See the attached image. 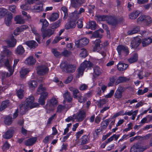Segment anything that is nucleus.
<instances>
[{
	"instance_id": "nucleus-1",
	"label": "nucleus",
	"mask_w": 152,
	"mask_h": 152,
	"mask_svg": "<svg viewBox=\"0 0 152 152\" xmlns=\"http://www.w3.org/2000/svg\"><path fill=\"white\" fill-rule=\"evenodd\" d=\"M58 101L56 98L53 97L49 101H48L44 108L46 109L47 113H50L51 111L53 110L55 107L57 105Z\"/></svg>"
},
{
	"instance_id": "nucleus-2",
	"label": "nucleus",
	"mask_w": 152,
	"mask_h": 152,
	"mask_svg": "<svg viewBox=\"0 0 152 152\" xmlns=\"http://www.w3.org/2000/svg\"><path fill=\"white\" fill-rule=\"evenodd\" d=\"M60 67L63 72L66 73H72L74 72L76 69L74 65L68 64L67 62H62L60 64Z\"/></svg>"
},
{
	"instance_id": "nucleus-3",
	"label": "nucleus",
	"mask_w": 152,
	"mask_h": 152,
	"mask_svg": "<svg viewBox=\"0 0 152 152\" xmlns=\"http://www.w3.org/2000/svg\"><path fill=\"white\" fill-rule=\"evenodd\" d=\"M86 110L84 109L79 110L76 114H74L76 121L80 122L86 117Z\"/></svg>"
},
{
	"instance_id": "nucleus-4",
	"label": "nucleus",
	"mask_w": 152,
	"mask_h": 152,
	"mask_svg": "<svg viewBox=\"0 0 152 152\" xmlns=\"http://www.w3.org/2000/svg\"><path fill=\"white\" fill-rule=\"evenodd\" d=\"M149 148L148 145L141 146L138 144H134L130 149V152H143Z\"/></svg>"
},
{
	"instance_id": "nucleus-5",
	"label": "nucleus",
	"mask_w": 152,
	"mask_h": 152,
	"mask_svg": "<svg viewBox=\"0 0 152 152\" xmlns=\"http://www.w3.org/2000/svg\"><path fill=\"white\" fill-rule=\"evenodd\" d=\"M34 97L33 96H29L25 101V104H26V108H29L30 109L32 108L35 107L39 106V104L37 103H34Z\"/></svg>"
},
{
	"instance_id": "nucleus-6",
	"label": "nucleus",
	"mask_w": 152,
	"mask_h": 152,
	"mask_svg": "<svg viewBox=\"0 0 152 152\" xmlns=\"http://www.w3.org/2000/svg\"><path fill=\"white\" fill-rule=\"evenodd\" d=\"M92 66V64L89 61H85L82 63L80 67L78 69L79 76H82L83 74V71L86 68H90Z\"/></svg>"
},
{
	"instance_id": "nucleus-7",
	"label": "nucleus",
	"mask_w": 152,
	"mask_h": 152,
	"mask_svg": "<svg viewBox=\"0 0 152 152\" xmlns=\"http://www.w3.org/2000/svg\"><path fill=\"white\" fill-rule=\"evenodd\" d=\"M117 50L119 55H127L129 53V50L128 48L122 45H118Z\"/></svg>"
},
{
	"instance_id": "nucleus-8",
	"label": "nucleus",
	"mask_w": 152,
	"mask_h": 152,
	"mask_svg": "<svg viewBox=\"0 0 152 152\" xmlns=\"http://www.w3.org/2000/svg\"><path fill=\"white\" fill-rule=\"evenodd\" d=\"M89 42V39L84 37L75 42V44L77 47L80 48L87 45Z\"/></svg>"
},
{
	"instance_id": "nucleus-9",
	"label": "nucleus",
	"mask_w": 152,
	"mask_h": 152,
	"mask_svg": "<svg viewBox=\"0 0 152 152\" xmlns=\"http://www.w3.org/2000/svg\"><path fill=\"white\" fill-rule=\"evenodd\" d=\"M99 19L102 21H106L110 24L114 25L116 23V21L112 16L103 15L99 17Z\"/></svg>"
},
{
	"instance_id": "nucleus-10",
	"label": "nucleus",
	"mask_w": 152,
	"mask_h": 152,
	"mask_svg": "<svg viewBox=\"0 0 152 152\" xmlns=\"http://www.w3.org/2000/svg\"><path fill=\"white\" fill-rule=\"evenodd\" d=\"M42 35L43 39L45 37L49 38L53 34L54 30L51 29H48L46 30V29L41 30Z\"/></svg>"
},
{
	"instance_id": "nucleus-11",
	"label": "nucleus",
	"mask_w": 152,
	"mask_h": 152,
	"mask_svg": "<svg viewBox=\"0 0 152 152\" xmlns=\"http://www.w3.org/2000/svg\"><path fill=\"white\" fill-rule=\"evenodd\" d=\"M141 42V39L138 37H136L134 38L132 40L131 45L132 48L134 49H136L139 46Z\"/></svg>"
},
{
	"instance_id": "nucleus-12",
	"label": "nucleus",
	"mask_w": 152,
	"mask_h": 152,
	"mask_svg": "<svg viewBox=\"0 0 152 152\" xmlns=\"http://www.w3.org/2000/svg\"><path fill=\"white\" fill-rule=\"evenodd\" d=\"M48 71V68L45 65H40L37 67V73L39 75H43L47 73Z\"/></svg>"
},
{
	"instance_id": "nucleus-13",
	"label": "nucleus",
	"mask_w": 152,
	"mask_h": 152,
	"mask_svg": "<svg viewBox=\"0 0 152 152\" xmlns=\"http://www.w3.org/2000/svg\"><path fill=\"white\" fill-rule=\"evenodd\" d=\"M63 97L64 98L63 103L65 104L66 102L67 101L69 103L72 102L73 98L71 95L70 93L68 91H66L63 95Z\"/></svg>"
},
{
	"instance_id": "nucleus-14",
	"label": "nucleus",
	"mask_w": 152,
	"mask_h": 152,
	"mask_svg": "<svg viewBox=\"0 0 152 152\" xmlns=\"http://www.w3.org/2000/svg\"><path fill=\"white\" fill-rule=\"evenodd\" d=\"M76 21L75 20H71L68 22L65 26V28L66 29L74 28L76 26Z\"/></svg>"
},
{
	"instance_id": "nucleus-15",
	"label": "nucleus",
	"mask_w": 152,
	"mask_h": 152,
	"mask_svg": "<svg viewBox=\"0 0 152 152\" xmlns=\"http://www.w3.org/2000/svg\"><path fill=\"white\" fill-rule=\"evenodd\" d=\"M25 50L23 47L21 45L18 46L15 50V54L18 56H21L25 52Z\"/></svg>"
},
{
	"instance_id": "nucleus-16",
	"label": "nucleus",
	"mask_w": 152,
	"mask_h": 152,
	"mask_svg": "<svg viewBox=\"0 0 152 152\" xmlns=\"http://www.w3.org/2000/svg\"><path fill=\"white\" fill-rule=\"evenodd\" d=\"M6 42L9 47L13 48L15 46L17 40L15 39L14 38L13 36H12L11 37L10 39L6 40Z\"/></svg>"
},
{
	"instance_id": "nucleus-17",
	"label": "nucleus",
	"mask_w": 152,
	"mask_h": 152,
	"mask_svg": "<svg viewBox=\"0 0 152 152\" xmlns=\"http://www.w3.org/2000/svg\"><path fill=\"white\" fill-rule=\"evenodd\" d=\"M84 2V0H72L71 5L74 8L79 7L80 5Z\"/></svg>"
},
{
	"instance_id": "nucleus-18",
	"label": "nucleus",
	"mask_w": 152,
	"mask_h": 152,
	"mask_svg": "<svg viewBox=\"0 0 152 152\" xmlns=\"http://www.w3.org/2000/svg\"><path fill=\"white\" fill-rule=\"evenodd\" d=\"M123 90V87L119 86L118 87L114 94L115 98L118 99L122 97Z\"/></svg>"
},
{
	"instance_id": "nucleus-19",
	"label": "nucleus",
	"mask_w": 152,
	"mask_h": 152,
	"mask_svg": "<svg viewBox=\"0 0 152 152\" xmlns=\"http://www.w3.org/2000/svg\"><path fill=\"white\" fill-rule=\"evenodd\" d=\"M25 44L31 49H34L36 48L38 46V44L37 42L34 40L26 41L25 42Z\"/></svg>"
},
{
	"instance_id": "nucleus-20",
	"label": "nucleus",
	"mask_w": 152,
	"mask_h": 152,
	"mask_svg": "<svg viewBox=\"0 0 152 152\" xmlns=\"http://www.w3.org/2000/svg\"><path fill=\"white\" fill-rule=\"evenodd\" d=\"M93 76L95 78L100 75L102 72V69L98 66H95L94 68Z\"/></svg>"
},
{
	"instance_id": "nucleus-21",
	"label": "nucleus",
	"mask_w": 152,
	"mask_h": 152,
	"mask_svg": "<svg viewBox=\"0 0 152 152\" xmlns=\"http://www.w3.org/2000/svg\"><path fill=\"white\" fill-rule=\"evenodd\" d=\"M138 60V54L136 53H133L130 57L128 59V61L130 64L135 62Z\"/></svg>"
},
{
	"instance_id": "nucleus-22",
	"label": "nucleus",
	"mask_w": 152,
	"mask_h": 152,
	"mask_svg": "<svg viewBox=\"0 0 152 152\" xmlns=\"http://www.w3.org/2000/svg\"><path fill=\"white\" fill-rule=\"evenodd\" d=\"M37 140L36 137H32L29 139L24 141V144L26 146H31L34 144Z\"/></svg>"
},
{
	"instance_id": "nucleus-23",
	"label": "nucleus",
	"mask_w": 152,
	"mask_h": 152,
	"mask_svg": "<svg viewBox=\"0 0 152 152\" xmlns=\"http://www.w3.org/2000/svg\"><path fill=\"white\" fill-rule=\"evenodd\" d=\"M13 135V130L9 129L3 135V137L6 139H8L11 138Z\"/></svg>"
},
{
	"instance_id": "nucleus-24",
	"label": "nucleus",
	"mask_w": 152,
	"mask_h": 152,
	"mask_svg": "<svg viewBox=\"0 0 152 152\" xmlns=\"http://www.w3.org/2000/svg\"><path fill=\"white\" fill-rule=\"evenodd\" d=\"M80 16L81 15L78 13V11L77 10H75L73 12L70 14L69 17L71 20H75L76 21Z\"/></svg>"
},
{
	"instance_id": "nucleus-25",
	"label": "nucleus",
	"mask_w": 152,
	"mask_h": 152,
	"mask_svg": "<svg viewBox=\"0 0 152 152\" xmlns=\"http://www.w3.org/2000/svg\"><path fill=\"white\" fill-rule=\"evenodd\" d=\"M128 66V65L121 62H119L117 65L118 69L119 71H122L126 70Z\"/></svg>"
},
{
	"instance_id": "nucleus-26",
	"label": "nucleus",
	"mask_w": 152,
	"mask_h": 152,
	"mask_svg": "<svg viewBox=\"0 0 152 152\" xmlns=\"http://www.w3.org/2000/svg\"><path fill=\"white\" fill-rule=\"evenodd\" d=\"M88 139L86 135H83L79 140V143L80 145H83L88 143Z\"/></svg>"
},
{
	"instance_id": "nucleus-27",
	"label": "nucleus",
	"mask_w": 152,
	"mask_h": 152,
	"mask_svg": "<svg viewBox=\"0 0 152 152\" xmlns=\"http://www.w3.org/2000/svg\"><path fill=\"white\" fill-rule=\"evenodd\" d=\"M39 23L42 26L41 30L46 29L48 26L49 23L45 19H41L39 20Z\"/></svg>"
},
{
	"instance_id": "nucleus-28",
	"label": "nucleus",
	"mask_w": 152,
	"mask_h": 152,
	"mask_svg": "<svg viewBox=\"0 0 152 152\" xmlns=\"http://www.w3.org/2000/svg\"><path fill=\"white\" fill-rule=\"evenodd\" d=\"M101 42V41L99 39L96 40L94 42V46L93 49V50L94 51H98V50L100 49Z\"/></svg>"
},
{
	"instance_id": "nucleus-29",
	"label": "nucleus",
	"mask_w": 152,
	"mask_h": 152,
	"mask_svg": "<svg viewBox=\"0 0 152 152\" xmlns=\"http://www.w3.org/2000/svg\"><path fill=\"white\" fill-rule=\"evenodd\" d=\"M24 62L26 64L33 65L35 63L36 60L33 56H30L26 59Z\"/></svg>"
},
{
	"instance_id": "nucleus-30",
	"label": "nucleus",
	"mask_w": 152,
	"mask_h": 152,
	"mask_svg": "<svg viewBox=\"0 0 152 152\" xmlns=\"http://www.w3.org/2000/svg\"><path fill=\"white\" fill-rule=\"evenodd\" d=\"M152 42V39L151 37L145 38L142 42V44L143 47H146Z\"/></svg>"
},
{
	"instance_id": "nucleus-31",
	"label": "nucleus",
	"mask_w": 152,
	"mask_h": 152,
	"mask_svg": "<svg viewBox=\"0 0 152 152\" xmlns=\"http://www.w3.org/2000/svg\"><path fill=\"white\" fill-rule=\"evenodd\" d=\"M28 26H27L23 25L20 27H18L14 31V35L17 36L18 35V33H16V32L19 33L23 31L25 29H26L28 28Z\"/></svg>"
},
{
	"instance_id": "nucleus-32",
	"label": "nucleus",
	"mask_w": 152,
	"mask_h": 152,
	"mask_svg": "<svg viewBox=\"0 0 152 152\" xmlns=\"http://www.w3.org/2000/svg\"><path fill=\"white\" fill-rule=\"evenodd\" d=\"M69 89L70 91L73 92L72 95L74 98L75 99L77 98L78 96L77 94L79 92V90L76 88L72 87H70Z\"/></svg>"
},
{
	"instance_id": "nucleus-33",
	"label": "nucleus",
	"mask_w": 152,
	"mask_h": 152,
	"mask_svg": "<svg viewBox=\"0 0 152 152\" xmlns=\"http://www.w3.org/2000/svg\"><path fill=\"white\" fill-rule=\"evenodd\" d=\"M14 20L17 24H23L25 22L24 20L21 15L16 16Z\"/></svg>"
},
{
	"instance_id": "nucleus-34",
	"label": "nucleus",
	"mask_w": 152,
	"mask_h": 152,
	"mask_svg": "<svg viewBox=\"0 0 152 152\" xmlns=\"http://www.w3.org/2000/svg\"><path fill=\"white\" fill-rule=\"evenodd\" d=\"M12 18V14L11 13H9L7 17L5 18V23L7 26H9L11 24Z\"/></svg>"
},
{
	"instance_id": "nucleus-35",
	"label": "nucleus",
	"mask_w": 152,
	"mask_h": 152,
	"mask_svg": "<svg viewBox=\"0 0 152 152\" xmlns=\"http://www.w3.org/2000/svg\"><path fill=\"white\" fill-rule=\"evenodd\" d=\"M28 84L29 88H30L34 89L37 86V83L34 80H29Z\"/></svg>"
},
{
	"instance_id": "nucleus-36",
	"label": "nucleus",
	"mask_w": 152,
	"mask_h": 152,
	"mask_svg": "<svg viewBox=\"0 0 152 152\" xmlns=\"http://www.w3.org/2000/svg\"><path fill=\"white\" fill-rule=\"evenodd\" d=\"M64 105H59L58 107L57 110V112L60 113L62 111L64 110V109L66 108L68 109L71 107L70 105L69 106L67 104H64Z\"/></svg>"
},
{
	"instance_id": "nucleus-37",
	"label": "nucleus",
	"mask_w": 152,
	"mask_h": 152,
	"mask_svg": "<svg viewBox=\"0 0 152 152\" xmlns=\"http://www.w3.org/2000/svg\"><path fill=\"white\" fill-rule=\"evenodd\" d=\"M59 16V15L57 13H53L48 17V18L50 21H54L56 20Z\"/></svg>"
},
{
	"instance_id": "nucleus-38",
	"label": "nucleus",
	"mask_w": 152,
	"mask_h": 152,
	"mask_svg": "<svg viewBox=\"0 0 152 152\" xmlns=\"http://www.w3.org/2000/svg\"><path fill=\"white\" fill-rule=\"evenodd\" d=\"M4 123L7 125H10L11 124L13 121V118L10 116H7L4 118Z\"/></svg>"
},
{
	"instance_id": "nucleus-39",
	"label": "nucleus",
	"mask_w": 152,
	"mask_h": 152,
	"mask_svg": "<svg viewBox=\"0 0 152 152\" xmlns=\"http://www.w3.org/2000/svg\"><path fill=\"white\" fill-rule=\"evenodd\" d=\"M111 121V119H107L102 122V129H105L108 125L109 122Z\"/></svg>"
},
{
	"instance_id": "nucleus-40",
	"label": "nucleus",
	"mask_w": 152,
	"mask_h": 152,
	"mask_svg": "<svg viewBox=\"0 0 152 152\" xmlns=\"http://www.w3.org/2000/svg\"><path fill=\"white\" fill-rule=\"evenodd\" d=\"M140 30V28L138 26L134 27L132 30L127 32V34L129 35H132L137 33Z\"/></svg>"
},
{
	"instance_id": "nucleus-41",
	"label": "nucleus",
	"mask_w": 152,
	"mask_h": 152,
	"mask_svg": "<svg viewBox=\"0 0 152 152\" xmlns=\"http://www.w3.org/2000/svg\"><path fill=\"white\" fill-rule=\"evenodd\" d=\"M42 5L40 6L35 5L32 7L31 8V10H32L37 12H39L42 11Z\"/></svg>"
},
{
	"instance_id": "nucleus-42",
	"label": "nucleus",
	"mask_w": 152,
	"mask_h": 152,
	"mask_svg": "<svg viewBox=\"0 0 152 152\" xmlns=\"http://www.w3.org/2000/svg\"><path fill=\"white\" fill-rule=\"evenodd\" d=\"M9 103V100L3 101L1 104L0 108V111H2L8 106Z\"/></svg>"
},
{
	"instance_id": "nucleus-43",
	"label": "nucleus",
	"mask_w": 152,
	"mask_h": 152,
	"mask_svg": "<svg viewBox=\"0 0 152 152\" xmlns=\"http://www.w3.org/2000/svg\"><path fill=\"white\" fill-rule=\"evenodd\" d=\"M139 13V11H136L131 13L129 15V18L130 19H134L137 17Z\"/></svg>"
},
{
	"instance_id": "nucleus-44",
	"label": "nucleus",
	"mask_w": 152,
	"mask_h": 152,
	"mask_svg": "<svg viewBox=\"0 0 152 152\" xmlns=\"http://www.w3.org/2000/svg\"><path fill=\"white\" fill-rule=\"evenodd\" d=\"M126 77H120L118 78L116 80L115 84L116 85L118 84L124 82L126 81Z\"/></svg>"
},
{
	"instance_id": "nucleus-45",
	"label": "nucleus",
	"mask_w": 152,
	"mask_h": 152,
	"mask_svg": "<svg viewBox=\"0 0 152 152\" xmlns=\"http://www.w3.org/2000/svg\"><path fill=\"white\" fill-rule=\"evenodd\" d=\"M45 91V88L43 87L42 84L39 85L37 89V93L38 94H40Z\"/></svg>"
},
{
	"instance_id": "nucleus-46",
	"label": "nucleus",
	"mask_w": 152,
	"mask_h": 152,
	"mask_svg": "<svg viewBox=\"0 0 152 152\" xmlns=\"http://www.w3.org/2000/svg\"><path fill=\"white\" fill-rule=\"evenodd\" d=\"M29 71L28 69L26 68H23L20 71V76L21 77H24L25 75L28 73Z\"/></svg>"
},
{
	"instance_id": "nucleus-47",
	"label": "nucleus",
	"mask_w": 152,
	"mask_h": 152,
	"mask_svg": "<svg viewBox=\"0 0 152 152\" xmlns=\"http://www.w3.org/2000/svg\"><path fill=\"white\" fill-rule=\"evenodd\" d=\"M76 99H77L79 102L80 103L84 102L87 100L86 98L83 96L81 94H78V97Z\"/></svg>"
},
{
	"instance_id": "nucleus-48",
	"label": "nucleus",
	"mask_w": 152,
	"mask_h": 152,
	"mask_svg": "<svg viewBox=\"0 0 152 152\" xmlns=\"http://www.w3.org/2000/svg\"><path fill=\"white\" fill-rule=\"evenodd\" d=\"M81 52L80 54V56L82 58H85L88 56V54L86 49L83 48L81 49Z\"/></svg>"
},
{
	"instance_id": "nucleus-49",
	"label": "nucleus",
	"mask_w": 152,
	"mask_h": 152,
	"mask_svg": "<svg viewBox=\"0 0 152 152\" xmlns=\"http://www.w3.org/2000/svg\"><path fill=\"white\" fill-rule=\"evenodd\" d=\"M88 26V28L92 30H94L96 28V24L95 21H92L89 22Z\"/></svg>"
},
{
	"instance_id": "nucleus-50",
	"label": "nucleus",
	"mask_w": 152,
	"mask_h": 152,
	"mask_svg": "<svg viewBox=\"0 0 152 152\" xmlns=\"http://www.w3.org/2000/svg\"><path fill=\"white\" fill-rule=\"evenodd\" d=\"M60 21L58 20L54 23L52 24L51 25V28L53 30L59 27L60 26Z\"/></svg>"
},
{
	"instance_id": "nucleus-51",
	"label": "nucleus",
	"mask_w": 152,
	"mask_h": 152,
	"mask_svg": "<svg viewBox=\"0 0 152 152\" xmlns=\"http://www.w3.org/2000/svg\"><path fill=\"white\" fill-rule=\"evenodd\" d=\"M83 18H82L78 20L77 21V27L78 28H81L83 27Z\"/></svg>"
},
{
	"instance_id": "nucleus-52",
	"label": "nucleus",
	"mask_w": 152,
	"mask_h": 152,
	"mask_svg": "<svg viewBox=\"0 0 152 152\" xmlns=\"http://www.w3.org/2000/svg\"><path fill=\"white\" fill-rule=\"evenodd\" d=\"M92 37L94 38H101L102 37V35L100 33L99 31L96 30L93 33Z\"/></svg>"
},
{
	"instance_id": "nucleus-53",
	"label": "nucleus",
	"mask_w": 152,
	"mask_h": 152,
	"mask_svg": "<svg viewBox=\"0 0 152 152\" xmlns=\"http://www.w3.org/2000/svg\"><path fill=\"white\" fill-rule=\"evenodd\" d=\"M144 22L145 23H146L147 25H148L151 23L152 19L150 16L145 15Z\"/></svg>"
},
{
	"instance_id": "nucleus-54",
	"label": "nucleus",
	"mask_w": 152,
	"mask_h": 152,
	"mask_svg": "<svg viewBox=\"0 0 152 152\" xmlns=\"http://www.w3.org/2000/svg\"><path fill=\"white\" fill-rule=\"evenodd\" d=\"M19 108L21 112H24L27 109L29 108H26V104H24L22 103L20 104L19 105Z\"/></svg>"
},
{
	"instance_id": "nucleus-55",
	"label": "nucleus",
	"mask_w": 152,
	"mask_h": 152,
	"mask_svg": "<svg viewBox=\"0 0 152 152\" xmlns=\"http://www.w3.org/2000/svg\"><path fill=\"white\" fill-rule=\"evenodd\" d=\"M52 53L56 57H58L61 55L60 53L56 49L53 48L51 50Z\"/></svg>"
},
{
	"instance_id": "nucleus-56",
	"label": "nucleus",
	"mask_w": 152,
	"mask_h": 152,
	"mask_svg": "<svg viewBox=\"0 0 152 152\" xmlns=\"http://www.w3.org/2000/svg\"><path fill=\"white\" fill-rule=\"evenodd\" d=\"M23 91L22 89L18 90L17 92V95L20 99H22L23 96Z\"/></svg>"
},
{
	"instance_id": "nucleus-57",
	"label": "nucleus",
	"mask_w": 152,
	"mask_h": 152,
	"mask_svg": "<svg viewBox=\"0 0 152 152\" xmlns=\"http://www.w3.org/2000/svg\"><path fill=\"white\" fill-rule=\"evenodd\" d=\"M4 64L7 69H10L11 68H12L11 65L10 61L8 60V58L4 62Z\"/></svg>"
},
{
	"instance_id": "nucleus-58",
	"label": "nucleus",
	"mask_w": 152,
	"mask_h": 152,
	"mask_svg": "<svg viewBox=\"0 0 152 152\" xmlns=\"http://www.w3.org/2000/svg\"><path fill=\"white\" fill-rule=\"evenodd\" d=\"M115 79L114 77H112L110 78V81L108 84V86H113L114 83L115 82Z\"/></svg>"
},
{
	"instance_id": "nucleus-59",
	"label": "nucleus",
	"mask_w": 152,
	"mask_h": 152,
	"mask_svg": "<svg viewBox=\"0 0 152 152\" xmlns=\"http://www.w3.org/2000/svg\"><path fill=\"white\" fill-rule=\"evenodd\" d=\"M73 78V76L71 75H70L64 81V82L66 84L69 83L71 82Z\"/></svg>"
},
{
	"instance_id": "nucleus-60",
	"label": "nucleus",
	"mask_w": 152,
	"mask_h": 152,
	"mask_svg": "<svg viewBox=\"0 0 152 152\" xmlns=\"http://www.w3.org/2000/svg\"><path fill=\"white\" fill-rule=\"evenodd\" d=\"M76 120L75 117H74V115L73 114L72 116L68 117L67 118L65 119V121L67 122H69L70 121L74 122Z\"/></svg>"
},
{
	"instance_id": "nucleus-61",
	"label": "nucleus",
	"mask_w": 152,
	"mask_h": 152,
	"mask_svg": "<svg viewBox=\"0 0 152 152\" xmlns=\"http://www.w3.org/2000/svg\"><path fill=\"white\" fill-rule=\"evenodd\" d=\"M10 73L8 72H5L6 77H10L11 75L14 72V69L12 68H11L10 69H8Z\"/></svg>"
},
{
	"instance_id": "nucleus-62",
	"label": "nucleus",
	"mask_w": 152,
	"mask_h": 152,
	"mask_svg": "<svg viewBox=\"0 0 152 152\" xmlns=\"http://www.w3.org/2000/svg\"><path fill=\"white\" fill-rule=\"evenodd\" d=\"M127 147L126 144V143H124L123 144L120 145L119 150L120 152H121Z\"/></svg>"
},
{
	"instance_id": "nucleus-63",
	"label": "nucleus",
	"mask_w": 152,
	"mask_h": 152,
	"mask_svg": "<svg viewBox=\"0 0 152 152\" xmlns=\"http://www.w3.org/2000/svg\"><path fill=\"white\" fill-rule=\"evenodd\" d=\"M56 114H54L49 118L47 124V126H49L51 123V121L54 119V117L56 116Z\"/></svg>"
},
{
	"instance_id": "nucleus-64",
	"label": "nucleus",
	"mask_w": 152,
	"mask_h": 152,
	"mask_svg": "<svg viewBox=\"0 0 152 152\" xmlns=\"http://www.w3.org/2000/svg\"><path fill=\"white\" fill-rule=\"evenodd\" d=\"M20 7L21 9L24 10H28L30 8V6L27 4L22 5Z\"/></svg>"
}]
</instances>
